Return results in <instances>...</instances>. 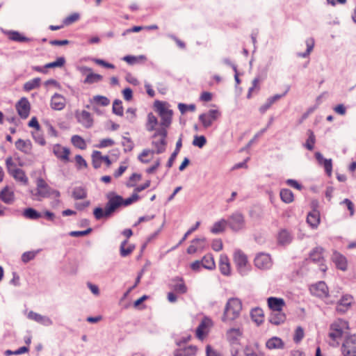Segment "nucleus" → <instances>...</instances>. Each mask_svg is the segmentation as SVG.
Listing matches in <instances>:
<instances>
[{"label": "nucleus", "mask_w": 356, "mask_h": 356, "mask_svg": "<svg viewBox=\"0 0 356 356\" xmlns=\"http://www.w3.org/2000/svg\"><path fill=\"white\" fill-rule=\"evenodd\" d=\"M220 115L218 110H210L206 113L201 114L199 120L204 127H210Z\"/></svg>", "instance_id": "obj_14"}, {"label": "nucleus", "mask_w": 356, "mask_h": 356, "mask_svg": "<svg viewBox=\"0 0 356 356\" xmlns=\"http://www.w3.org/2000/svg\"><path fill=\"white\" fill-rule=\"evenodd\" d=\"M353 303V297L351 295L346 294L338 301L336 310L340 314L346 313Z\"/></svg>", "instance_id": "obj_17"}, {"label": "nucleus", "mask_w": 356, "mask_h": 356, "mask_svg": "<svg viewBox=\"0 0 356 356\" xmlns=\"http://www.w3.org/2000/svg\"><path fill=\"white\" fill-rule=\"evenodd\" d=\"M113 111L115 114L122 116L123 115L122 103L120 100H115L113 104Z\"/></svg>", "instance_id": "obj_50"}, {"label": "nucleus", "mask_w": 356, "mask_h": 356, "mask_svg": "<svg viewBox=\"0 0 356 356\" xmlns=\"http://www.w3.org/2000/svg\"><path fill=\"white\" fill-rule=\"evenodd\" d=\"M80 15L79 13H72L64 19L63 24L66 26L70 25L74 22L78 21Z\"/></svg>", "instance_id": "obj_52"}, {"label": "nucleus", "mask_w": 356, "mask_h": 356, "mask_svg": "<svg viewBox=\"0 0 356 356\" xmlns=\"http://www.w3.org/2000/svg\"><path fill=\"white\" fill-rule=\"evenodd\" d=\"M18 115L23 119L29 117L31 110V105L27 98H21L15 105Z\"/></svg>", "instance_id": "obj_15"}, {"label": "nucleus", "mask_w": 356, "mask_h": 356, "mask_svg": "<svg viewBox=\"0 0 356 356\" xmlns=\"http://www.w3.org/2000/svg\"><path fill=\"white\" fill-rule=\"evenodd\" d=\"M348 327V322L343 319H338L330 325L329 337L334 341L342 337L343 330Z\"/></svg>", "instance_id": "obj_10"}, {"label": "nucleus", "mask_w": 356, "mask_h": 356, "mask_svg": "<svg viewBox=\"0 0 356 356\" xmlns=\"http://www.w3.org/2000/svg\"><path fill=\"white\" fill-rule=\"evenodd\" d=\"M211 325V321L208 318H204L196 329V337L202 340L208 332V328Z\"/></svg>", "instance_id": "obj_22"}, {"label": "nucleus", "mask_w": 356, "mask_h": 356, "mask_svg": "<svg viewBox=\"0 0 356 356\" xmlns=\"http://www.w3.org/2000/svg\"><path fill=\"white\" fill-rule=\"evenodd\" d=\"M341 351L343 356H356V334L346 337L342 344Z\"/></svg>", "instance_id": "obj_11"}, {"label": "nucleus", "mask_w": 356, "mask_h": 356, "mask_svg": "<svg viewBox=\"0 0 356 356\" xmlns=\"http://www.w3.org/2000/svg\"><path fill=\"white\" fill-rule=\"evenodd\" d=\"M245 356H264L261 351H255L250 346H246L244 350Z\"/></svg>", "instance_id": "obj_57"}, {"label": "nucleus", "mask_w": 356, "mask_h": 356, "mask_svg": "<svg viewBox=\"0 0 356 356\" xmlns=\"http://www.w3.org/2000/svg\"><path fill=\"white\" fill-rule=\"evenodd\" d=\"M251 317L252 319L257 323V325L261 324L264 321V314L263 311L260 308H255L251 312Z\"/></svg>", "instance_id": "obj_39"}, {"label": "nucleus", "mask_w": 356, "mask_h": 356, "mask_svg": "<svg viewBox=\"0 0 356 356\" xmlns=\"http://www.w3.org/2000/svg\"><path fill=\"white\" fill-rule=\"evenodd\" d=\"M16 147L25 154H29L31 149V143L29 140L19 139L15 143Z\"/></svg>", "instance_id": "obj_35"}, {"label": "nucleus", "mask_w": 356, "mask_h": 356, "mask_svg": "<svg viewBox=\"0 0 356 356\" xmlns=\"http://www.w3.org/2000/svg\"><path fill=\"white\" fill-rule=\"evenodd\" d=\"M75 118L78 122L85 128H90L93 125V118L88 111L85 110L76 111Z\"/></svg>", "instance_id": "obj_13"}, {"label": "nucleus", "mask_w": 356, "mask_h": 356, "mask_svg": "<svg viewBox=\"0 0 356 356\" xmlns=\"http://www.w3.org/2000/svg\"><path fill=\"white\" fill-rule=\"evenodd\" d=\"M170 107L166 102L156 100L154 102V109L160 118L156 129H159V134L164 136L172 122L173 111Z\"/></svg>", "instance_id": "obj_2"}, {"label": "nucleus", "mask_w": 356, "mask_h": 356, "mask_svg": "<svg viewBox=\"0 0 356 356\" xmlns=\"http://www.w3.org/2000/svg\"><path fill=\"white\" fill-rule=\"evenodd\" d=\"M206 138L203 136H196L193 140V145L199 147H203L206 143Z\"/></svg>", "instance_id": "obj_62"}, {"label": "nucleus", "mask_w": 356, "mask_h": 356, "mask_svg": "<svg viewBox=\"0 0 356 356\" xmlns=\"http://www.w3.org/2000/svg\"><path fill=\"white\" fill-rule=\"evenodd\" d=\"M227 225L234 232L243 229L245 225V221L243 215L240 212L232 213L227 220Z\"/></svg>", "instance_id": "obj_9"}, {"label": "nucleus", "mask_w": 356, "mask_h": 356, "mask_svg": "<svg viewBox=\"0 0 356 356\" xmlns=\"http://www.w3.org/2000/svg\"><path fill=\"white\" fill-rule=\"evenodd\" d=\"M307 50L304 53H299L298 56L305 58L308 56L314 47V40L313 38H309L306 40Z\"/></svg>", "instance_id": "obj_46"}, {"label": "nucleus", "mask_w": 356, "mask_h": 356, "mask_svg": "<svg viewBox=\"0 0 356 356\" xmlns=\"http://www.w3.org/2000/svg\"><path fill=\"white\" fill-rule=\"evenodd\" d=\"M266 346L268 349L283 348L284 343L280 338L273 337L266 341Z\"/></svg>", "instance_id": "obj_33"}, {"label": "nucleus", "mask_w": 356, "mask_h": 356, "mask_svg": "<svg viewBox=\"0 0 356 356\" xmlns=\"http://www.w3.org/2000/svg\"><path fill=\"white\" fill-rule=\"evenodd\" d=\"M315 143V136L312 131H309V137L305 143V147L309 149H312Z\"/></svg>", "instance_id": "obj_61"}, {"label": "nucleus", "mask_w": 356, "mask_h": 356, "mask_svg": "<svg viewBox=\"0 0 356 356\" xmlns=\"http://www.w3.org/2000/svg\"><path fill=\"white\" fill-rule=\"evenodd\" d=\"M139 195L134 192L132 195L129 198H127L125 200L122 198V206H128L132 204L133 202L137 201L139 199Z\"/></svg>", "instance_id": "obj_60"}, {"label": "nucleus", "mask_w": 356, "mask_h": 356, "mask_svg": "<svg viewBox=\"0 0 356 356\" xmlns=\"http://www.w3.org/2000/svg\"><path fill=\"white\" fill-rule=\"evenodd\" d=\"M36 186L37 191L34 195L37 197L38 200H40L42 198L49 197L51 195L58 197L60 195L58 191L50 188L42 178L37 179Z\"/></svg>", "instance_id": "obj_5"}, {"label": "nucleus", "mask_w": 356, "mask_h": 356, "mask_svg": "<svg viewBox=\"0 0 356 356\" xmlns=\"http://www.w3.org/2000/svg\"><path fill=\"white\" fill-rule=\"evenodd\" d=\"M267 303L271 311L269 321L276 325L283 323L286 320V315L282 311L283 307L286 305L284 299L270 297L267 299Z\"/></svg>", "instance_id": "obj_3"}, {"label": "nucleus", "mask_w": 356, "mask_h": 356, "mask_svg": "<svg viewBox=\"0 0 356 356\" xmlns=\"http://www.w3.org/2000/svg\"><path fill=\"white\" fill-rule=\"evenodd\" d=\"M158 125V118L152 113H149L147 115V120L145 122V129L149 132L154 131L152 138V149L144 150L140 156H147L149 154H162L166 147V138L168 132L164 135L160 134L159 129H156Z\"/></svg>", "instance_id": "obj_1"}, {"label": "nucleus", "mask_w": 356, "mask_h": 356, "mask_svg": "<svg viewBox=\"0 0 356 356\" xmlns=\"http://www.w3.org/2000/svg\"><path fill=\"white\" fill-rule=\"evenodd\" d=\"M323 249L321 247H316L309 254V259L316 263H319L320 270L325 272L326 266L324 264V257L323 255Z\"/></svg>", "instance_id": "obj_16"}, {"label": "nucleus", "mask_w": 356, "mask_h": 356, "mask_svg": "<svg viewBox=\"0 0 356 356\" xmlns=\"http://www.w3.org/2000/svg\"><path fill=\"white\" fill-rule=\"evenodd\" d=\"M227 225V220L225 219H221L220 220L213 224V227L211 228V232L213 234H218L223 232L225 229V227Z\"/></svg>", "instance_id": "obj_37"}, {"label": "nucleus", "mask_w": 356, "mask_h": 356, "mask_svg": "<svg viewBox=\"0 0 356 356\" xmlns=\"http://www.w3.org/2000/svg\"><path fill=\"white\" fill-rule=\"evenodd\" d=\"M65 60L63 57H59L56 61L49 63L44 65L45 68L61 67L64 65Z\"/></svg>", "instance_id": "obj_49"}, {"label": "nucleus", "mask_w": 356, "mask_h": 356, "mask_svg": "<svg viewBox=\"0 0 356 356\" xmlns=\"http://www.w3.org/2000/svg\"><path fill=\"white\" fill-rule=\"evenodd\" d=\"M92 102L97 105H100L102 106H106L109 105L110 100L105 96L102 95H96L93 97Z\"/></svg>", "instance_id": "obj_48"}, {"label": "nucleus", "mask_w": 356, "mask_h": 356, "mask_svg": "<svg viewBox=\"0 0 356 356\" xmlns=\"http://www.w3.org/2000/svg\"><path fill=\"white\" fill-rule=\"evenodd\" d=\"M127 239L122 242L120 245V255L123 257L129 255L135 248L134 245H129L127 248L125 247L127 244Z\"/></svg>", "instance_id": "obj_40"}, {"label": "nucleus", "mask_w": 356, "mask_h": 356, "mask_svg": "<svg viewBox=\"0 0 356 356\" xmlns=\"http://www.w3.org/2000/svg\"><path fill=\"white\" fill-rule=\"evenodd\" d=\"M76 165L78 169H83L87 168V163L83 157H74Z\"/></svg>", "instance_id": "obj_63"}, {"label": "nucleus", "mask_w": 356, "mask_h": 356, "mask_svg": "<svg viewBox=\"0 0 356 356\" xmlns=\"http://www.w3.org/2000/svg\"><path fill=\"white\" fill-rule=\"evenodd\" d=\"M254 265L259 269H268L271 265V258L268 254L259 253L254 259Z\"/></svg>", "instance_id": "obj_18"}, {"label": "nucleus", "mask_w": 356, "mask_h": 356, "mask_svg": "<svg viewBox=\"0 0 356 356\" xmlns=\"http://www.w3.org/2000/svg\"><path fill=\"white\" fill-rule=\"evenodd\" d=\"M8 172L17 181L22 182L24 185L28 184V178L24 172L16 168L13 157H8L6 161Z\"/></svg>", "instance_id": "obj_6"}, {"label": "nucleus", "mask_w": 356, "mask_h": 356, "mask_svg": "<svg viewBox=\"0 0 356 356\" xmlns=\"http://www.w3.org/2000/svg\"><path fill=\"white\" fill-rule=\"evenodd\" d=\"M197 353V348L195 346H188L184 348H179L175 350V356H195Z\"/></svg>", "instance_id": "obj_25"}, {"label": "nucleus", "mask_w": 356, "mask_h": 356, "mask_svg": "<svg viewBox=\"0 0 356 356\" xmlns=\"http://www.w3.org/2000/svg\"><path fill=\"white\" fill-rule=\"evenodd\" d=\"M108 202L106 204V214L112 215L119 207L122 206V197L114 193H109L106 195Z\"/></svg>", "instance_id": "obj_7"}, {"label": "nucleus", "mask_w": 356, "mask_h": 356, "mask_svg": "<svg viewBox=\"0 0 356 356\" xmlns=\"http://www.w3.org/2000/svg\"><path fill=\"white\" fill-rule=\"evenodd\" d=\"M8 37L10 40L18 42H29L31 41V39L27 38L18 31H8Z\"/></svg>", "instance_id": "obj_29"}, {"label": "nucleus", "mask_w": 356, "mask_h": 356, "mask_svg": "<svg viewBox=\"0 0 356 356\" xmlns=\"http://www.w3.org/2000/svg\"><path fill=\"white\" fill-rule=\"evenodd\" d=\"M307 222L312 228H316L320 223L319 211L314 209L309 212L307 217Z\"/></svg>", "instance_id": "obj_26"}, {"label": "nucleus", "mask_w": 356, "mask_h": 356, "mask_svg": "<svg viewBox=\"0 0 356 356\" xmlns=\"http://www.w3.org/2000/svg\"><path fill=\"white\" fill-rule=\"evenodd\" d=\"M171 282L172 283L169 284V287L176 293L184 294L187 292L188 289L182 277H175L172 279Z\"/></svg>", "instance_id": "obj_21"}, {"label": "nucleus", "mask_w": 356, "mask_h": 356, "mask_svg": "<svg viewBox=\"0 0 356 356\" xmlns=\"http://www.w3.org/2000/svg\"><path fill=\"white\" fill-rule=\"evenodd\" d=\"M53 152L56 156H69L70 154L68 148L60 145H55L53 147Z\"/></svg>", "instance_id": "obj_43"}, {"label": "nucleus", "mask_w": 356, "mask_h": 356, "mask_svg": "<svg viewBox=\"0 0 356 356\" xmlns=\"http://www.w3.org/2000/svg\"><path fill=\"white\" fill-rule=\"evenodd\" d=\"M242 309V303L238 298H232L228 300L222 317L224 322L236 319Z\"/></svg>", "instance_id": "obj_4"}, {"label": "nucleus", "mask_w": 356, "mask_h": 356, "mask_svg": "<svg viewBox=\"0 0 356 356\" xmlns=\"http://www.w3.org/2000/svg\"><path fill=\"white\" fill-rule=\"evenodd\" d=\"M178 108L182 114L186 113L187 111L193 112L195 111V108H196L195 104L187 105V104H185L183 103H179L178 104Z\"/></svg>", "instance_id": "obj_53"}, {"label": "nucleus", "mask_w": 356, "mask_h": 356, "mask_svg": "<svg viewBox=\"0 0 356 356\" xmlns=\"http://www.w3.org/2000/svg\"><path fill=\"white\" fill-rule=\"evenodd\" d=\"M316 159L318 164L323 165L327 175L330 177L332 171V159H325L324 157H316Z\"/></svg>", "instance_id": "obj_31"}, {"label": "nucleus", "mask_w": 356, "mask_h": 356, "mask_svg": "<svg viewBox=\"0 0 356 356\" xmlns=\"http://www.w3.org/2000/svg\"><path fill=\"white\" fill-rule=\"evenodd\" d=\"M87 193L86 190L82 187H76L74 188L72 192V197L75 200H82L86 198Z\"/></svg>", "instance_id": "obj_44"}, {"label": "nucleus", "mask_w": 356, "mask_h": 356, "mask_svg": "<svg viewBox=\"0 0 356 356\" xmlns=\"http://www.w3.org/2000/svg\"><path fill=\"white\" fill-rule=\"evenodd\" d=\"M309 291L312 295L321 298H328L329 296L328 287L323 281L312 285Z\"/></svg>", "instance_id": "obj_12"}, {"label": "nucleus", "mask_w": 356, "mask_h": 356, "mask_svg": "<svg viewBox=\"0 0 356 356\" xmlns=\"http://www.w3.org/2000/svg\"><path fill=\"white\" fill-rule=\"evenodd\" d=\"M72 143L73 145L81 149H84L86 147V141L83 138L78 135H74L71 138Z\"/></svg>", "instance_id": "obj_42"}, {"label": "nucleus", "mask_w": 356, "mask_h": 356, "mask_svg": "<svg viewBox=\"0 0 356 356\" xmlns=\"http://www.w3.org/2000/svg\"><path fill=\"white\" fill-rule=\"evenodd\" d=\"M280 198L285 203H291L293 201V193L288 188H283L280 191Z\"/></svg>", "instance_id": "obj_38"}, {"label": "nucleus", "mask_w": 356, "mask_h": 356, "mask_svg": "<svg viewBox=\"0 0 356 356\" xmlns=\"http://www.w3.org/2000/svg\"><path fill=\"white\" fill-rule=\"evenodd\" d=\"M93 214L97 220H100L102 218H109L111 215L106 214V209L104 211L101 207H97L93 211Z\"/></svg>", "instance_id": "obj_55"}, {"label": "nucleus", "mask_w": 356, "mask_h": 356, "mask_svg": "<svg viewBox=\"0 0 356 356\" xmlns=\"http://www.w3.org/2000/svg\"><path fill=\"white\" fill-rule=\"evenodd\" d=\"M242 334L241 331L238 328H232L227 331V336L229 341H234Z\"/></svg>", "instance_id": "obj_47"}, {"label": "nucleus", "mask_w": 356, "mask_h": 356, "mask_svg": "<svg viewBox=\"0 0 356 356\" xmlns=\"http://www.w3.org/2000/svg\"><path fill=\"white\" fill-rule=\"evenodd\" d=\"M292 236L286 229L281 230L277 236L278 243L282 245H287L291 242Z\"/></svg>", "instance_id": "obj_32"}, {"label": "nucleus", "mask_w": 356, "mask_h": 356, "mask_svg": "<svg viewBox=\"0 0 356 356\" xmlns=\"http://www.w3.org/2000/svg\"><path fill=\"white\" fill-rule=\"evenodd\" d=\"M201 263L203 268L209 270H213L216 266L214 259L211 254H207L204 256Z\"/></svg>", "instance_id": "obj_34"}, {"label": "nucleus", "mask_w": 356, "mask_h": 356, "mask_svg": "<svg viewBox=\"0 0 356 356\" xmlns=\"http://www.w3.org/2000/svg\"><path fill=\"white\" fill-rule=\"evenodd\" d=\"M23 216L26 218L30 220H38L42 217L41 213L33 208H27L24 209L23 212Z\"/></svg>", "instance_id": "obj_36"}, {"label": "nucleus", "mask_w": 356, "mask_h": 356, "mask_svg": "<svg viewBox=\"0 0 356 356\" xmlns=\"http://www.w3.org/2000/svg\"><path fill=\"white\" fill-rule=\"evenodd\" d=\"M81 72L82 73L87 72L86 77L83 81L85 84H92L95 83L100 82L103 79V76L99 74H95L92 72L91 68L88 67H83L81 68Z\"/></svg>", "instance_id": "obj_19"}, {"label": "nucleus", "mask_w": 356, "mask_h": 356, "mask_svg": "<svg viewBox=\"0 0 356 356\" xmlns=\"http://www.w3.org/2000/svg\"><path fill=\"white\" fill-rule=\"evenodd\" d=\"M14 193L8 186L4 187L0 192V200L6 204H12L14 201Z\"/></svg>", "instance_id": "obj_23"}, {"label": "nucleus", "mask_w": 356, "mask_h": 356, "mask_svg": "<svg viewBox=\"0 0 356 356\" xmlns=\"http://www.w3.org/2000/svg\"><path fill=\"white\" fill-rule=\"evenodd\" d=\"M219 266L222 274L225 275H229L230 274V264L229 261V259L226 255H220Z\"/></svg>", "instance_id": "obj_28"}, {"label": "nucleus", "mask_w": 356, "mask_h": 356, "mask_svg": "<svg viewBox=\"0 0 356 356\" xmlns=\"http://www.w3.org/2000/svg\"><path fill=\"white\" fill-rule=\"evenodd\" d=\"M66 105V99L60 94L55 93L51 98L50 106L53 110L61 111Z\"/></svg>", "instance_id": "obj_20"}, {"label": "nucleus", "mask_w": 356, "mask_h": 356, "mask_svg": "<svg viewBox=\"0 0 356 356\" xmlns=\"http://www.w3.org/2000/svg\"><path fill=\"white\" fill-rule=\"evenodd\" d=\"M40 81L41 79L40 78L33 79L24 84V90L29 92L37 88L40 86Z\"/></svg>", "instance_id": "obj_41"}, {"label": "nucleus", "mask_w": 356, "mask_h": 356, "mask_svg": "<svg viewBox=\"0 0 356 356\" xmlns=\"http://www.w3.org/2000/svg\"><path fill=\"white\" fill-rule=\"evenodd\" d=\"M192 243H195V245L199 248V250H204L207 246V240L204 237L200 238H195L193 240Z\"/></svg>", "instance_id": "obj_59"}, {"label": "nucleus", "mask_w": 356, "mask_h": 356, "mask_svg": "<svg viewBox=\"0 0 356 356\" xmlns=\"http://www.w3.org/2000/svg\"><path fill=\"white\" fill-rule=\"evenodd\" d=\"M234 261L238 272L244 275L248 271V261L247 256L240 250H236L234 254Z\"/></svg>", "instance_id": "obj_8"}, {"label": "nucleus", "mask_w": 356, "mask_h": 356, "mask_svg": "<svg viewBox=\"0 0 356 356\" xmlns=\"http://www.w3.org/2000/svg\"><path fill=\"white\" fill-rule=\"evenodd\" d=\"M138 158L140 160V161L143 163H148L150 162L152 163V165L146 169V172L148 174L154 173L161 163V161L159 159L152 160L151 159H149L148 157H138Z\"/></svg>", "instance_id": "obj_30"}, {"label": "nucleus", "mask_w": 356, "mask_h": 356, "mask_svg": "<svg viewBox=\"0 0 356 356\" xmlns=\"http://www.w3.org/2000/svg\"><path fill=\"white\" fill-rule=\"evenodd\" d=\"M206 356H222L217 350L212 348L210 345L206 346Z\"/></svg>", "instance_id": "obj_64"}, {"label": "nucleus", "mask_w": 356, "mask_h": 356, "mask_svg": "<svg viewBox=\"0 0 356 356\" xmlns=\"http://www.w3.org/2000/svg\"><path fill=\"white\" fill-rule=\"evenodd\" d=\"M92 231L91 227L88 228L86 230L84 231H72L69 233L70 236L72 237H80L86 235H88V234L91 233Z\"/></svg>", "instance_id": "obj_58"}, {"label": "nucleus", "mask_w": 356, "mask_h": 356, "mask_svg": "<svg viewBox=\"0 0 356 356\" xmlns=\"http://www.w3.org/2000/svg\"><path fill=\"white\" fill-rule=\"evenodd\" d=\"M37 252H38L35 251H29L23 253L22 256V261L24 263H28L35 257Z\"/></svg>", "instance_id": "obj_56"}, {"label": "nucleus", "mask_w": 356, "mask_h": 356, "mask_svg": "<svg viewBox=\"0 0 356 356\" xmlns=\"http://www.w3.org/2000/svg\"><path fill=\"white\" fill-rule=\"evenodd\" d=\"M28 316L29 318L34 320L36 322L40 323L45 326H49L52 325V321L49 317L42 316L33 312H30Z\"/></svg>", "instance_id": "obj_24"}, {"label": "nucleus", "mask_w": 356, "mask_h": 356, "mask_svg": "<svg viewBox=\"0 0 356 356\" xmlns=\"http://www.w3.org/2000/svg\"><path fill=\"white\" fill-rule=\"evenodd\" d=\"M140 179L141 175L140 174L134 173L130 176L128 181L126 184V186L129 188L134 187L136 184V182L139 181Z\"/></svg>", "instance_id": "obj_51"}, {"label": "nucleus", "mask_w": 356, "mask_h": 356, "mask_svg": "<svg viewBox=\"0 0 356 356\" xmlns=\"http://www.w3.org/2000/svg\"><path fill=\"white\" fill-rule=\"evenodd\" d=\"M145 59V57L144 56H125L123 57L122 60L125 62H127L129 65H134L140 60H143Z\"/></svg>", "instance_id": "obj_45"}, {"label": "nucleus", "mask_w": 356, "mask_h": 356, "mask_svg": "<svg viewBox=\"0 0 356 356\" xmlns=\"http://www.w3.org/2000/svg\"><path fill=\"white\" fill-rule=\"evenodd\" d=\"M332 260L335 263L337 267L342 270H346L347 268V261L344 256L339 252H334Z\"/></svg>", "instance_id": "obj_27"}, {"label": "nucleus", "mask_w": 356, "mask_h": 356, "mask_svg": "<svg viewBox=\"0 0 356 356\" xmlns=\"http://www.w3.org/2000/svg\"><path fill=\"white\" fill-rule=\"evenodd\" d=\"M305 335L304 330L302 327L298 326L293 336V341L295 343H298L303 339Z\"/></svg>", "instance_id": "obj_54"}]
</instances>
